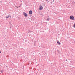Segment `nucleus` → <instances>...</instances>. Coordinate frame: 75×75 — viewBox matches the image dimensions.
<instances>
[{
	"mask_svg": "<svg viewBox=\"0 0 75 75\" xmlns=\"http://www.w3.org/2000/svg\"><path fill=\"white\" fill-rule=\"evenodd\" d=\"M47 3H48V1H47Z\"/></svg>",
	"mask_w": 75,
	"mask_h": 75,
	"instance_id": "6ab92c4d",
	"label": "nucleus"
},
{
	"mask_svg": "<svg viewBox=\"0 0 75 75\" xmlns=\"http://www.w3.org/2000/svg\"><path fill=\"white\" fill-rule=\"evenodd\" d=\"M1 72L3 73V70H1Z\"/></svg>",
	"mask_w": 75,
	"mask_h": 75,
	"instance_id": "1a4fd4ad",
	"label": "nucleus"
},
{
	"mask_svg": "<svg viewBox=\"0 0 75 75\" xmlns=\"http://www.w3.org/2000/svg\"><path fill=\"white\" fill-rule=\"evenodd\" d=\"M54 0H53V2H54Z\"/></svg>",
	"mask_w": 75,
	"mask_h": 75,
	"instance_id": "2eb2a0df",
	"label": "nucleus"
},
{
	"mask_svg": "<svg viewBox=\"0 0 75 75\" xmlns=\"http://www.w3.org/2000/svg\"><path fill=\"white\" fill-rule=\"evenodd\" d=\"M46 1H48V0H46Z\"/></svg>",
	"mask_w": 75,
	"mask_h": 75,
	"instance_id": "dca6fc26",
	"label": "nucleus"
},
{
	"mask_svg": "<svg viewBox=\"0 0 75 75\" xmlns=\"http://www.w3.org/2000/svg\"><path fill=\"white\" fill-rule=\"evenodd\" d=\"M42 9H43V7H42V6H40V7L39 8V10H42Z\"/></svg>",
	"mask_w": 75,
	"mask_h": 75,
	"instance_id": "7ed1b4c3",
	"label": "nucleus"
},
{
	"mask_svg": "<svg viewBox=\"0 0 75 75\" xmlns=\"http://www.w3.org/2000/svg\"><path fill=\"white\" fill-rule=\"evenodd\" d=\"M1 2H1H1H1Z\"/></svg>",
	"mask_w": 75,
	"mask_h": 75,
	"instance_id": "f3484780",
	"label": "nucleus"
},
{
	"mask_svg": "<svg viewBox=\"0 0 75 75\" xmlns=\"http://www.w3.org/2000/svg\"><path fill=\"white\" fill-rule=\"evenodd\" d=\"M57 42L58 44V45H61V43H60V42H59V41L57 40Z\"/></svg>",
	"mask_w": 75,
	"mask_h": 75,
	"instance_id": "39448f33",
	"label": "nucleus"
},
{
	"mask_svg": "<svg viewBox=\"0 0 75 75\" xmlns=\"http://www.w3.org/2000/svg\"><path fill=\"white\" fill-rule=\"evenodd\" d=\"M20 6H21V5H20Z\"/></svg>",
	"mask_w": 75,
	"mask_h": 75,
	"instance_id": "a211bd4d",
	"label": "nucleus"
},
{
	"mask_svg": "<svg viewBox=\"0 0 75 75\" xmlns=\"http://www.w3.org/2000/svg\"><path fill=\"white\" fill-rule=\"evenodd\" d=\"M9 17H10V18H11V16H9Z\"/></svg>",
	"mask_w": 75,
	"mask_h": 75,
	"instance_id": "ddd939ff",
	"label": "nucleus"
},
{
	"mask_svg": "<svg viewBox=\"0 0 75 75\" xmlns=\"http://www.w3.org/2000/svg\"><path fill=\"white\" fill-rule=\"evenodd\" d=\"M21 7V6H19L18 7H17V8H18V7Z\"/></svg>",
	"mask_w": 75,
	"mask_h": 75,
	"instance_id": "9d476101",
	"label": "nucleus"
},
{
	"mask_svg": "<svg viewBox=\"0 0 75 75\" xmlns=\"http://www.w3.org/2000/svg\"><path fill=\"white\" fill-rule=\"evenodd\" d=\"M23 15H24V16H25L27 17V14L23 12Z\"/></svg>",
	"mask_w": 75,
	"mask_h": 75,
	"instance_id": "f03ea898",
	"label": "nucleus"
},
{
	"mask_svg": "<svg viewBox=\"0 0 75 75\" xmlns=\"http://www.w3.org/2000/svg\"><path fill=\"white\" fill-rule=\"evenodd\" d=\"M10 15L8 16H7L6 17V18H9V17H10Z\"/></svg>",
	"mask_w": 75,
	"mask_h": 75,
	"instance_id": "423d86ee",
	"label": "nucleus"
},
{
	"mask_svg": "<svg viewBox=\"0 0 75 75\" xmlns=\"http://www.w3.org/2000/svg\"><path fill=\"white\" fill-rule=\"evenodd\" d=\"M74 28H75V23H74Z\"/></svg>",
	"mask_w": 75,
	"mask_h": 75,
	"instance_id": "6e6552de",
	"label": "nucleus"
},
{
	"mask_svg": "<svg viewBox=\"0 0 75 75\" xmlns=\"http://www.w3.org/2000/svg\"><path fill=\"white\" fill-rule=\"evenodd\" d=\"M66 61H67V59H66Z\"/></svg>",
	"mask_w": 75,
	"mask_h": 75,
	"instance_id": "4468645a",
	"label": "nucleus"
},
{
	"mask_svg": "<svg viewBox=\"0 0 75 75\" xmlns=\"http://www.w3.org/2000/svg\"><path fill=\"white\" fill-rule=\"evenodd\" d=\"M70 18L71 20H75L74 17L72 16H70Z\"/></svg>",
	"mask_w": 75,
	"mask_h": 75,
	"instance_id": "f257e3e1",
	"label": "nucleus"
},
{
	"mask_svg": "<svg viewBox=\"0 0 75 75\" xmlns=\"http://www.w3.org/2000/svg\"><path fill=\"white\" fill-rule=\"evenodd\" d=\"M48 2H50V1H48Z\"/></svg>",
	"mask_w": 75,
	"mask_h": 75,
	"instance_id": "aec40b11",
	"label": "nucleus"
},
{
	"mask_svg": "<svg viewBox=\"0 0 75 75\" xmlns=\"http://www.w3.org/2000/svg\"><path fill=\"white\" fill-rule=\"evenodd\" d=\"M47 21H49V20H50V18H47Z\"/></svg>",
	"mask_w": 75,
	"mask_h": 75,
	"instance_id": "0eeeda50",
	"label": "nucleus"
},
{
	"mask_svg": "<svg viewBox=\"0 0 75 75\" xmlns=\"http://www.w3.org/2000/svg\"><path fill=\"white\" fill-rule=\"evenodd\" d=\"M32 13H33V11H32L30 10V11H29V14H30L31 15H32Z\"/></svg>",
	"mask_w": 75,
	"mask_h": 75,
	"instance_id": "20e7f679",
	"label": "nucleus"
},
{
	"mask_svg": "<svg viewBox=\"0 0 75 75\" xmlns=\"http://www.w3.org/2000/svg\"><path fill=\"white\" fill-rule=\"evenodd\" d=\"M36 42L35 41V44H36Z\"/></svg>",
	"mask_w": 75,
	"mask_h": 75,
	"instance_id": "9b49d317",
	"label": "nucleus"
},
{
	"mask_svg": "<svg viewBox=\"0 0 75 75\" xmlns=\"http://www.w3.org/2000/svg\"><path fill=\"white\" fill-rule=\"evenodd\" d=\"M1 51H0V54H1Z\"/></svg>",
	"mask_w": 75,
	"mask_h": 75,
	"instance_id": "f8f14e48",
	"label": "nucleus"
}]
</instances>
